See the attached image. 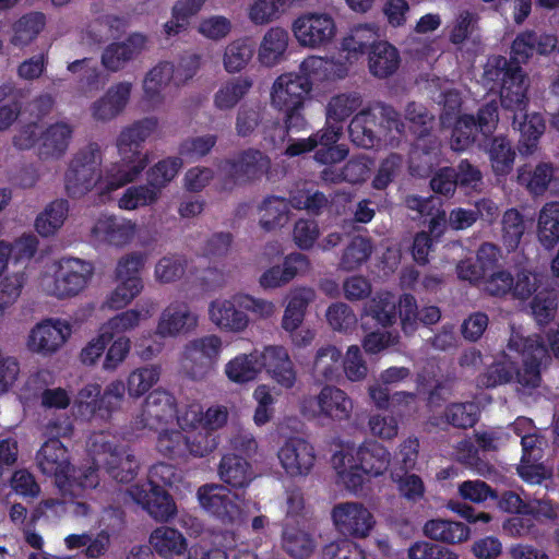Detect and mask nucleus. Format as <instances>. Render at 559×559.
<instances>
[{"label": "nucleus", "instance_id": "1", "mask_svg": "<svg viewBox=\"0 0 559 559\" xmlns=\"http://www.w3.org/2000/svg\"><path fill=\"white\" fill-rule=\"evenodd\" d=\"M157 128L155 118H144L123 129L117 139L120 160L104 171L99 169V146L95 142L80 150L72 158L64 176L66 190L70 198H81L95 189L102 203L110 199L111 192L134 181L148 164L143 153V143Z\"/></svg>", "mask_w": 559, "mask_h": 559}, {"label": "nucleus", "instance_id": "2", "mask_svg": "<svg viewBox=\"0 0 559 559\" xmlns=\"http://www.w3.org/2000/svg\"><path fill=\"white\" fill-rule=\"evenodd\" d=\"M325 72V59L310 56L300 63L299 73H284L274 81L271 104L284 114L285 132L300 131L306 128L305 103L313 83L323 80Z\"/></svg>", "mask_w": 559, "mask_h": 559}, {"label": "nucleus", "instance_id": "3", "mask_svg": "<svg viewBox=\"0 0 559 559\" xmlns=\"http://www.w3.org/2000/svg\"><path fill=\"white\" fill-rule=\"evenodd\" d=\"M403 135L405 123L391 105L376 103L357 112L348 126L350 141L359 147L372 148L380 145L391 132Z\"/></svg>", "mask_w": 559, "mask_h": 559}, {"label": "nucleus", "instance_id": "4", "mask_svg": "<svg viewBox=\"0 0 559 559\" xmlns=\"http://www.w3.org/2000/svg\"><path fill=\"white\" fill-rule=\"evenodd\" d=\"M484 81L490 91H499L501 106L521 112L528 104L526 74L518 62L500 55L488 57Z\"/></svg>", "mask_w": 559, "mask_h": 559}, {"label": "nucleus", "instance_id": "5", "mask_svg": "<svg viewBox=\"0 0 559 559\" xmlns=\"http://www.w3.org/2000/svg\"><path fill=\"white\" fill-rule=\"evenodd\" d=\"M94 273L91 262L78 258H62L52 277L44 280L46 293L57 298L79 295L88 284Z\"/></svg>", "mask_w": 559, "mask_h": 559}, {"label": "nucleus", "instance_id": "6", "mask_svg": "<svg viewBox=\"0 0 559 559\" xmlns=\"http://www.w3.org/2000/svg\"><path fill=\"white\" fill-rule=\"evenodd\" d=\"M271 165V159L257 148H247L234 158L221 162L218 169L225 190L245 185L264 176Z\"/></svg>", "mask_w": 559, "mask_h": 559}, {"label": "nucleus", "instance_id": "7", "mask_svg": "<svg viewBox=\"0 0 559 559\" xmlns=\"http://www.w3.org/2000/svg\"><path fill=\"white\" fill-rule=\"evenodd\" d=\"M300 411L308 418H326L343 421L350 418L353 401L343 390L324 385L318 395L305 396Z\"/></svg>", "mask_w": 559, "mask_h": 559}, {"label": "nucleus", "instance_id": "8", "mask_svg": "<svg viewBox=\"0 0 559 559\" xmlns=\"http://www.w3.org/2000/svg\"><path fill=\"white\" fill-rule=\"evenodd\" d=\"M144 266V257L141 253H130L122 257L116 267L117 287L106 300L110 309H121L130 304L143 289L141 271Z\"/></svg>", "mask_w": 559, "mask_h": 559}, {"label": "nucleus", "instance_id": "9", "mask_svg": "<svg viewBox=\"0 0 559 559\" xmlns=\"http://www.w3.org/2000/svg\"><path fill=\"white\" fill-rule=\"evenodd\" d=\"M144 266V257L141 253H130L122 257L116 267L117 287L106 300L110 309H121L130 304L143 289L141 271Z\"/></svg>", "mask_w": 559, "mask_h": 559}, {"label": "nucleus", "instance_id": "10", "mask_svg": "<svg viewBox=\"0 0 559 559\" xmlns=\"http://www.w3.org/2000/svg\"><path fill=\"white\" fill-rule=\"evenodd\" d=\"M128 493L136 504L158 522H167L177 513L176 502L171 495L153 480H143L131 485Z\"/></svg>", "mask_w": 559, "mask_h": 559}, {"label": "nucleus", "instance_id": "11", "mask_svg": "<svg viewBox=\"0 0 559 559\" xmlns=\"http://www.w3.org/2000/svg\"><path fill=\"white\" fill-rule=\"evenodd\" d=\"M100 448L97 462L109 477L122 484H128L136 477L140 463L130 447L115 441H104Z\"/></svg>", "mask_w": 559, "mask_h": 559}, {"label": "nucleus", "instance_id": "12", "mask_svg": "<svg viewBox=\"0 0 559 559\" xmlns=\"http://www.w3.org/2000/svg\"><path fill=\"white\" fill-rule=\"evenodd\" d=\"M405 119L411 133L416 138L414 153H420L427 157V163H431L440 153V143L437 136L431 134L433 117L425 106L411 102L405 108Z\"/></svg>", "mask_w": 559, "mask_h": 559}, {"label": "nucleus", "instance_id": "13", "mask_svg": "<svg viewBox=\"0 0 559 559\" xmlns=\"http://www.w3.org/2000/svg\"><path fill=\"white\" fill-rule=\"evenodd\" d=\"M222 341L216 335H206L190 341L183 350V367L193 380L204 378L219 355Z\"/></svg>", "mask_w": 559, "mask_h": 559}, {"label": "nucleus", "instance_id": "14", "mask_svg": "<svg viewBox=\"0 0 559 559\" xmlns=\"http://www.w3.org/2000/svg\"><path fill=\"white\" fill-rule=\"evenodd\" d=\"M332 520L344 536L364 538L374 525L372 513L359 502L338 503L332 509Z\"/></svg>", "mask_w": 559, "mask_h": 559}, {"label": "nucleus", "instance_id": "15", "mask_svg": "<svg viewBox=\"0 0 559 559\" xmlns=\"http://www.w3.org/2000/svg\"><path fill=\"white\" fill-rule=\"evenodd\" d=\"M37 465L43 474L53 476L58 487L69 486L72 469L68 449L58 438L48 439L36 454Z\"/></svg>", "mask_w": 559, "mask_h": 559}, {"label": "nucleus", "instance_id": "16", "mask_svg": "<svg viewBox=\"0 0 559 559\" xmlns=\"http://www.w3.org/2000/svg\"><path fill=\"white\" fill-rule=\"evenodd\" d=\"M294 34L302 46L319 47L335 35L334 20L325 13H310L298 17L293 25Z\"/></svg>", "mask_w": 559, "mask_h": 559}, {"label": "nucleus", "instance_id": "17", "mask_svg": "<svg viewBox=\"0 0 559 559\" xmlns=\"http://www.w3.org/2000/svg\"><path fill=\"white\" fill-rule=\"evenodd\" d=\"M225 486L203 485L198 490L200 506L223 523H234L240 514V508Z\"/></svg>", "mask_w": 559, "mask_h": 559}, {"label": "nucleus", "instance_id": "18", "mask_svg": "<svg viewBox=\"0 0 559 559\" xmlns=\"http://www.w3.org/2000/svg\"><path fill=\"white\" fill-rule=\"evenodd\" d=\"M277 456L286 474L292 477L308 475L316 462L312 444L298 437L287 439Z\"/></svg>", "mask_w": 559, "mask_h": 559}, {"label": "nucleus", "instance_id": "19", "mask_svg": "<svg viewBox=\"0 0 559 559\" xmlns=\"http://www.w3.org/2000/svg\"><path fill=\"white\" fill-rule=\"evenodd\" d=\"M260 371L266 372L281 386L292 389L296 383V371L287 350L283 346H266L263 352H257Z\"/></svg>", "mask_w": 559, "mask_h": 559}, {"label": "nucleus", "instance_id": "20", "mask_svg": "<svg viewBox=\"0 0 559 559\" xmlns=\"http://www.w3.org/2000/svg\"><path fill=\"white\" fill-rule=\"evenodd\" d=\"M177 414L175 396L165 390H154L145 399L141 412V424L150 430L171 421Z\"/></svg>", "mask_w": 559, "mask_h": 559}, {"label": "nucleus", "instance_id": "21", "mask_svg": "<svg viewBox=\"0 0 559 559\" xmlns=\"http://www.w3.org/2000/svg\"><path fill=\"white\" fill-rule=\"evenodd\" d=\"M70 325L57 320H46L32 329L27 346L29 350L41 355H50L57 352L70 335Z\"/></svg>", "mask_w": 559, "mask_h": 559}, {"label": "nucleus", "instance_id": "22", "mask_svg": "<svg viewBox=\"0 0 559 559\" xmlns=\"http://www.w3.org/2000/svg\"><path fill=\"white\" fill-rule=\"evenodd\" d=\"M556 48V35L524 31L519 33L512 41L511 60L521 66V63H526L535 53L548 56Z\"/></svg>", "mask_w": 559, "mask_h": 559}, {"label": "nucleus", "instance_id": "23", "mask_svg": "<svg viewBox=\"0 0 559 559\" xmlns=\"http://www.w3.org/2000/svg\"><path fill=\"white\" fill-rule=\"evenodd\" d=\"M527 105L520 110L509 109L513 112L512 126L520 132L518 150L521 155H531L537 148L540 136L546 130L545 119L540 114L526 112Z\"/></svg>", "mask_w": 559, "mask_h": 559}, {"label": "nucleus", "instance_id": "24", "mask_svg": "<svg viewBox=\"0 0 559 559\" xmlns=\"http://www.w3.org/2000/svg\"><path fill=\"white\" fill-rule=\"evenodd\" d=\"M343 133V124L334 123L326 119L325 127L311 134L316 138L317 147L314 158L323 165L336 164L344 160L348 155V148L345 145L337 144Z\"/></svg>", "mask_w": 559, "mask_h": 559}, {"label": "nucleus", "instance_id": "25", "mask_svg": "<svg viewBox=\"0 0 559 559\" xmlns=\"http://www.w3.org/2000/svg\"><path fill=\"white\" fill-rule=\"evenodd\" d=\"M135 234V224L115 215L98 217L92 228V235L108 245L122 247L129 243Z\"/></svg>", "mask_w": 559, "mask_h": 559}, {"label": "nucleus", "instance_id": "26", "mask_svg": "<svg viewBox=\"0 0 559 559\" xmlns=\"http://www.w3.org/2000/svg\"><path fill=\"white\" fill-rule=\"evenodd\" d=\"M349 461L358 463V467L362 473L370 477L383 475L391 462V453L389 450L374 440L362 442L356 450L355 454H348Z\"/></svg>", "mask_w": 559, "mask_h": 559}, {"label": "nucleus", "instance_id": "27", "mask_svg": "<svg viewBox=\"0 0 559 559\" xmlns=\"http://www.w3.org/2000/svg\"><path fill=\"white\" fill-rule=\"evenodd\" d=\"M406 206L409 210L417 211L421 216H429L428 230L429 236L438 241L447 230V213L442 209V202L439 198H423L419 195H409L406 199Z\"/></svg>", "mask_w": 559, "mask_h": 559}, {"label": "nucleus", "instance_id": "28", "mask_svg": "<svg viewBox=\"0 0 559 559\" xmlns=\"http://www.w3.org/2000/svg\"><path fill=\"white\" fill-rule=\"evenodd\" d=\"M145 43L146 37L139 33L129 35L124 41L111 43L103 51V66L112 72L120 70L142 51Z\"/></svg>", "mask_w": 559, "mask_h": 559}, {"label": "nucleus", "instance_id": "29", "mask_svg": "<svg viewBox=\"0 0 559 559\" xmlns=\"http://www.w3.org/2000/svg\"><path fill=\"white\" fill-rule=\"evenodd\" d=\"M198 318L186 304H170L163 312L157 324V333L163 336H175L191 331Z\"/></svg>", "mask_w": 559, "mask_h": 559}, {"label": "nucleus", "instance_id": "30", "mask_svg": "<svg viewBox=\"0 0 559 559\" xmlns=\"http://www.w3.org/2000/svg\"><path fill=\"white\" fill-rule=\"evenodd\" d=\"M424 534L431 540L445 545L465 543L471 537V528L467 524L447 519H431L424 525Z\"/></svg>", "mask_w": 559, "mask_h": 559}, {"label": "nucleus", "instance_id": "31", "mask_svg": "<svg viewBox=\"0 0 559 559\" xmlns=\"http://www.w3.org/2000/svg\"><path fill=\"white\" fill-rule=\"evenodd\" d=\"M131 88L132 85L129 82H120L109 87L106 94L93 104L94 118L108 121L117 117L128 104Z\"/></svg>", "mask_w": 559, "mask_h": 559}, {"label": "nucleus", "instance_id": "32", "mask_svg": "<svg viewBox=\"0 0 559 559\" xmlns=\"http://www.w3.org/2000/svg\"><path fill=\"white\" fill-rule=\"evenodd\" d=\"M73 130L66 122H56L43 130L39 138L40 159L59 158L68 150Z\"/></svg>", "mask_w": 559, "mask_h": 559}, {"label": "nucleus", "instance_id": "33", "mask_svg": "<svg viewBox=\"0 0 559 559\" xmlns=\"http://www.w3.org/2000/svg\"><path fill=\"white\" fill-rule=\"evenodd\" d=\"M282 547L290 557L305 559L311 556L316 543L311 534L301 526V522L293 523L287 520L283 523Z\"/></svg>", "mask_w": 559, "mask_h": 559}, {"label": "nucleus", "instance_id": "34", "mask_svg": "<svg viewBox=\"0 0 559 559\" xmlns=\"http://www.w3.org/2000/svg\"><path fill=\"white\" fill-rule=\"evenodd\" d=\"M401 63L397 48L386 40H379L371 46L368 56L370 73L379 79H386L393 75Z\"/></svg>", "mask_w": 559, "mask_h": 559}, {"label": "nucleus", "instance_id": "35", "mask_svg": "<svg viewBox=\"0 0 559 559\" xmlns=\"http://www.w3.org/2000/svg\"><path fill=\"white\" fill-rule=\"evenodd\" d=\"M342 352L334 345L320 347L311 367V376L317 383L333 382L341 376Z\"/></svg>", "mask_w": 559, "mask_h": 559}, {"label": "nucleus", "instance_id": "36", "mask_svg": "<svg viewBox=\"0 0 559 559\" xmlns=\"http://www.w3.org/2000/svg\"><path fill=\"white\" fill-rule=\"evenodd\" d=\"M236 296L233 300H214L210 305L211 320L221 329L240 332L243 331L249 323L246 312L236 308Z\"/></svg>", "mask_w": 559, "mask_h": 559}, {"label": "nucleus", "instance_id": "37", "mask_svg": "<svg viewBox=\"0 0 559 559\" xmlns=\"http://www.w3.org/2000/svg\"><path fill=\"white\" fill-rule=\"evenodd\" d=\"M362 314L383 328L392 326L397 320V300L390 292H379L364 305Z\"/></svg>", "mask_w": 559, "mask_h": 559}, {"label": "nucleus", "instance_id": "38", "mask_svg": "<svg viewBox=\"0 0 559 559\" xmlns=\"http://www.w3.org/2000/svg\"><path fill=\"white\" fill-rule=\"evenodd\" d=\"M289 34L282 27H271L262 38L258 59L262 66L274 67L280 63L288 47Z\"/></svg>", "mask_w": 559, "mask_h": 559}, {"label": "nucleus", "instance_id": "39", "mask_svg": "<svg viewBox=\"0 0 559 559\" xmlns=\"http://www.w3.org/2000/svg\"><path fill=\"white\" fill-rule=\"evenodd\" d=\"M221 479L233 488H245L252 480V468L242 455L225 454L218 468Z\"/></svg>", "mask_w": 559, "mask_h": 559}, {"label": "nucleus", "instance_id": "40", "mask_svg": "<svg viewBox=\"0 0 559 559\" xmlns=\"http://www.w3.org/2000/svg\"><path fill=\"white\" fill-rule=\"evenodd\" d=\"M153 549L164 558L182 556L187 551V539L181 532L169 526L155 528L150 536Z\"/></svg>", "mask_w": 559, "mask_h": 559}, {"label": "nucleus", "instance_id": "41", "mask_svg": "<svg viewBox=\"0 0 559 559\" xmlns=\"http://www.w3.org/2000/svg\"><path fill=\"white\" fill-rule=\"evenodd\" d=\"M536 235L539 243L547 250L559 243V202L544 204L539 211Z\"/></svg>", "mask_w": 559, "mask_h": 559}, {"label": "nucleus", "instance_id": "42", "mask_svg": "<svg viewBox=\"0 0 559 559\" xmlns=\"http://www.w3.org/2000/svg\"><path fill=\"white\" fill-rule=\"evenodd\" d=\"M46 25V15L43 12L33 11L23 14L12 26L13 36L11 44L15 47H24L34 41Z\"/></svg>", "mask_w": 559, "mask_h": 559}, {"label": "nucleus", "instance_id": "43", "mask_svg": "<svg viewBox=\"0 0 559 559\" xmlns=\"http://www.w3.org/2000/svg\"><path fill=\"white\" fill-rule=\"evenodd\" d=\"M262 215L260 226L265 231H272L283 227L288 221L289 206L283 197L269 195L259 207Z\"/></svg>", "mask_w": 559, "mask_h": 559}, {"label": "nucleus", "instance_id": "44", "mask_svg": "<svg viewBox=\"0 0 559 559\" xmlns=\"http://www.w3.org/2000/svg\"><path fill=\"white\" fill-rule=\"evenodd\" d=\"M206 0H177L171 8V20L166 22L164 31L168 36H175L186 31L190 20L198 15Z\"/></svg>", "mask_w": 559, "mask_h": 559}, {"label": "nucleus", "instance_id": "45", "mask_svg": "<svg viewBox=\"0 0 559 559\" xmlns=\"http://www.w3.org/2000/svg\"><path fill=\"white\" fill-rule=\"evenodd\" d=\"M69 212L68 201L59 199L50 202L35 219V229L43 236L53 235L64 223Z\"/></svg>", "mask_w": 559, "mask_h": 559}, {"label": "nucleus", "instance_id": "46", "mask_svg": "<svg viewBox=\"0 0 559 559\" xmlns=\"http://www.w3.org/2000/svg\"><path fill=\"white\" fill-rule=\"evenodd\" d=\"M526 230L524 215L516 209H508L501 218V240L509 252L515 251Z\"/></svg>", "mask_w": 559, "mask_h": 559}, {"label": "nucleus", "instance_id": "47", "mask_svg": "<svg viewBox=\"0 0 559 559\" xmlns=\"http://www.w3.org/2000/svg\"><path fill=\"white\" fill-rule=\"evenodd\" d=\"M488 154L492 171L497 176H507L512 171L516 154L508 138L495 136L490 142Z\"/></svg>", "mask_w": 559, "mask_h": 559}, {"label": "nucleus", "instance_id": "48", "mask_svg": "<svg viewBox=\"0 0 559 559\" xmlns=\"http://www.w3.org/2000/svg\"><path fill=\"white\" fill-rule=\"evenodd\" d=\"M225 372L235 383H247L257 379L260 373L257 360V350L250 354H240L227 362Z\"/></svg>", "mask_w": 559, "mask_h": 559}, {"label": "nucleus", "instance_id": "49", "mask_svg": "<svg viewBox=\"0 0 559 559\" xmlns=\"http://www.w3.org/2000/svg\"><path fill=\"white\" fill-rule=\"evenodd\" d=\"M252 81L238 76L226 82L214 95V105L221 110L234 108L250 91Z\"/></svg>", "mask_w": 559, "mask_h": 559}, {"label": "nucleus", "instance_id": "50", "mask_svg": "<svg viewBox=\"0 0 559 559\" xmlns=\"http://www.w3.org/2000/svg\"><path fill=\"white\" fill-rule=\"evenodd\" d=\"M479 407L474 402H454L447 405L445 421L459 429L474 427L479 420Z\"/></svg>", "mask_w": 559, "mask_h": 559}, {"label": "nucleus", "instance_id": "51", "mask_svg": "<svg viewBox=\"0 0 559 559\" xmlns=\"http://www.w3.org/2000/svg\"><path fill=\"white\" fill-rule=\"evenodd\" d=\"M371 253L372 243L370 239L362 236H355L345 247L340 261V266L345 271L356 270L367 262Z\"/></svg>", "mask_w": 559, "mask_h": 559}, {"label": "nucleus", "instance_id": "52", "mask_svg": "<svg viewBox=\"0 0 559 559\" xmlns=\"http://www.w3.org/2000/svg\"><path fill=\"white\" fill-rule=\"evenodd\" d=\"M361 95L357 92L336 95L329 102L326 118L334 123L343 124V122L361 106Z\"/></svg>", "mask_w": 559, "mask_h": 559}, {"label": "nucleus", "instance_id": "53", "mask_svg": "<svg viewBox=\"0 0 559 559\" xmlns=\"http://www.w3.org/2000/svg\"><path fill=\"white\" fill-rule=\"evenodd\" d=\"M174 67L169 62H160L146 74L143 82L145 98L151 103L160 100V93L171 80Z\"/></svg>", "mask_w": 559, "mask_h": 559}, {"label": "nucleus", "instance_id": "54", "mask_svg": "<svg viewBox=\"0 0 559 559\" xmlns=\"http://www.w3.org/2000/svg\"><path fill=\"white\" fill-rule=\"evenodd\" d=\"M181 167L180 157L171 156L160 159L147 170V182L160 194L162 189L177 176Z\"/></svg>", "mask_w": 559, "mask_h": 559}, {"label": "nucleus", "instance_id": "55", "mask_svg": "<svg viewBox=\"0 0 559 559\" xmlns=\"http://www.w3.org/2000/svg\"><path fill=\"white\" fill-rule=\"evenodd\" d=\"M350 456L345 452H337L333 455V464L338 479L349 490L357 491L362 488L364 476L362 471L358 467V463L349 461Z\"/></svg>", "mask_w": 559, "mask_h": 559}, {"label": "nucleus", "instance_id": "56", "mask_svg": "<svg viewBox=\"0 0 559 559\" xmlns=\"http://www.w3.org/2000/svg\"><path fill=\"white\" fill-rule=\"evenodd\" d=\"M159 193L148 182L146 185L131 186L126 189L118 201L122 210H135L141 206H147L157 201Z\"/></svg>", "mask_w": 559, "mask_h": 559}, {"label": "nucleus", "instance_id": "57", "mask_svg": "<svg viewBox=\"0 0 559 559\" xmlns=\"http://www.w3.org/2000/svg\"><path fill=\"white\" fill-rule=\"evenodd\" d=\"M254 49L247 39H236L225 49L224 67L227 72L241 71L253 56Z\"/></svg>", "mask_w": 559, "mask_h": 559}, {"label": "nucleus", "instance_id": "58", "mask_svg": "<svg viewBox=\"0 0 559 559\" xmlns=\"http://www.w3.org/2000/svg\"><path fill=\"white\" fill-rule=\"evenodd\" d=\"M157 451L168 459L187 456V438L176 429H165L159 432L156 441Z\"/></svg>", "mask_w": 559, "mask_h": 559}, {"label": "nucleus", "instance_id": "59", "mask_svg": "<svg viewBox=\"0 0 559 559\" xmlns=\"http://www.w3.org/2000/svg\"><path fill=\"white\" fill-rule=\"evenodd\" d=\"M99 484L98 471L95 467L76 469L72 466L69 472V486L59 487V489L71 497H80L84 489L96 488Z\"/></svg>", "mask_w": 559, "mask_h": 559}, {"label": "nucleus", "instance_id": "60", "mask_svg": "<svg viewBox=\"0 0 559 559\" xmlns=\"http://www.w3.org/2000/svg\"><path fill=\"white\" fill-rule=\"evenodd\" d=\"M126 392V384L120 380L110 382L99 394L95 417L100 419L110 418L111 414L120 407Z\"/></svg>", "mask_w": 559, "mask_h": 559}, {"label": "nucleus", "instance_id": "61", "mask_svg": "<svg viewBox=\"0 0 559 559\" xmlns=\"http://www.w3.org/2000/svg\"><path fill=\"white\" fill-rule=\"evenodd\" d=\"M554 176V167L550 163H539L533 171L519 169V181L526 183L528 190L535 194L544 193Z\"/></svg>", "mask_w": 559, "mask_h": 559}, {"label": "nucleus", "instance_id": "62", "mask_svg": "<svg viewBox=\"0 0 559 559\" xmlns=\"http://www.w3.org/2000/svg\"><path fill=\"white\" fill-rule=\"evenodd\" d=\"M480 133L475 126L473 115L461 116L452 130L451 145L455 151H464L468 148Z\"/></svg>", "mask_w": 559, "mask_h": 559}, {"label": "nucleus", "instance_id": "63", "mask_svg": "<svg viewBox=\"0 0 559 559\" xmlns=\"http://www.w3.org/2000/svg\"><path fill=\"white\" fill-rule=\"evenodd\" d=\"M159 379L157 367H143L133 370L127 381L130 396L140 397L145 394Z\"/></svg>", "mask_w": 559, "mask_h": 559}, {"label": "nucleus", "instance_id": "64", "mask_svg": "<svg viewBox=\"0 0 559 559\" xmlns=\"http://www.w3.org/2000/svg\"><path fill=\"white\" fill-rule=\"evenodd\" d=\"M409 559H459L450 548L427 540L415 542L408 548Z\"/></svg>", "mask_w": 559, "mask_h": 559}]
</instances>
